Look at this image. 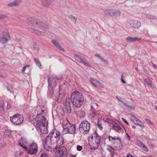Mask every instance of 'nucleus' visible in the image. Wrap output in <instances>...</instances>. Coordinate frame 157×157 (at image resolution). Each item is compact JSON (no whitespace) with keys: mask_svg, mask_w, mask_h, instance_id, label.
<instances>
[{"mask_svg":"<svg viewBox=\"0 0 157 157\" xmlns=\"http://www.w3.org/2000/svg\"><path fill=\"white\" fill-rule=\"evenodd\" d=\"M19 144L20 146L25 149H27L28 142L24 138L22 137L19 141Z\"/></svg>","mask_w":157,"mask_h":157,"instance_id":"nucleus-17","label":"nucleus"},{"mask_svg":"<svg viewBox=\"0 0 157 157\" xmlns=\"http://www.w3.org/2000/svg\"><path fill=\"white\" fill-rule=\"evenodd\" d=\"M130 24L134 28L137 29H138L141 25L140 22L136 20H132Z\"/></svg>","mask_w":157,"mask_h":157,"instance_id":"nucleus-20","label":"nucleus"},{"mask_svg":"<svg viewBox=\"0 0 157 157\" xmlns=\"http://www.w3.org/2000/svg\"><path fill=\"white\" fill-rule=\"evenodd\" d=\"M67 148L64 146L60 147L55 153V157H67Z\"/></svg>","mask_w":157,"mask_h":157,"instance_id":"nucleus-8","label":"nucleus"},{"mask_svg":"<svg viewBox=\"0 0 157 157\" xmlns=\"http://www.w3.org/2000/svg\"><path fill=\"white\" fill-rule=\"evenodd\" d=\"M112 127L113 129L118 132L119 133H122L123 132V129L117 123H115V124L113 125Z\"/></svg>","mask_w":157,"mask_h":157,"instance_id":"nucleus-18","label":"nucleus"},{"mask_svg":"<svg viewBox=\"0 0 157 157\" xmlns=\"http://www.w3.org/2000/svg\"><path fill=\"white\" fill-rule=\"evenodd\" d=\"M121 13L120 11L114 9L112 16H114L116 17H119L121 16Z\"/></svg>","mask_w":157,"mask_h":157,"instance_id":"nucleus-32","label":"nucleus"},{"mask_svg":"<svg viewBox=\"0 0 157 157\" xmlns=\"http://www.w3.org/2000/svg\"><path fill=\"white\" fill-rule=\"evenodd\" d=\"M122 120H123V121L127 124H128V122L125 120L124 119V118H122Z\"/></svg>","mask_w":157,"mask_h":157,"instance_id":"nucleus-56","label":"nucleus"},{"mask_svg":"<svg viewBox=\"0 0 157 157\" xmlns=\"http://www.w3.org/2000/svg\"><path fill=\"white\" fill-rule=\"evenodd\" d=\"M121 102H122V103L124 105L127 106L128 107V108L129 109H135V107L134 105H133L132 106H130V105H127L125 103H124L122 101Z\"/></svg>","mask_w":157,"mask_h":157,"instance_id":"nucleus-47","label":"nucleus"},{"mask_svg":"<svg viewBox=\"0 0 157 157\" xmlns=\"http://www.w3.org/2000/svg\"><path fill=\"white\" fill-rule=\"evenodd\" d=\"M71 100L69 98H66L65 102L64 104L65 108L68 113H71Z\"/></svg>","mask_w":157,"mask_h":157,"instance_id":"nucleus-15","label":"nucleus"},{"mask_svg":"<svg viewBox=\"0 0 157 157\" xmlns=\"http://www.w3.org/2000/svg\"><path fill=\"white\" fill-rule=\"evenodd\" d=\"M100 136L96 133L90 137L89 140V144L91 149L96 150L98 148L100 144Z\"/></svg>","mask_w":157,"mask_h":157,"instance_id":"nucleus-6","label":"nucleus"},{"mask_svg":"<svg viewBox=\"0 0 157 157\" xmlns=\"http://www.w3.org/2000/svg\"><path fill=\"white\" fill-rule=\"evenodd\" d=\"M64 134L69 133L71 134H75L76 133V127L75 124H71L67 128L63 131Z\"/></svg>","mask_w":157,"mask_h":157,"instance_id":"nucleus-10","label":"nucleus"},{"mask_svg":"<svg viewBox=\"0 0 157 157\" xmlns=\"http://www.w3.org/2000/svg\"><path fill=\"white\" fill-rule=\"evenodd\" d=\"M106 121L109 123L113 125L114 124H115V123L114 121H113V120H111L110 118H107L106 119Z\"/></svg>","mask_w":157,"mask_h":157,"instance_id":"nucleus-46","label":"nucleus"},{"mask_svg":"<svg viewBox=\"0 0 157 157\" xmlns=\"http://www.w3.org/2000/svg\"><path fill=\"white\" fill-rule=\"evenodd\" d=\"M146 120L147 121L148 123H151L150 121V120L149 119H146Z\"/></svg>","mask_w":157,"mask_h":157,"instance_id":"nucleus-60","label":"nucleus"},{"mask_svg":"<svg viewBox=\"0 0 157 157\" xmlns=\"http://www.w3.org/2000/svg\"><path fill=\"white\" fill-rule=\"evenodd\" d=\"M109 140L110 141L113 140H115V141H117L119 140L121 138L116 136L112 137L111 136H109Z\"/></svg>","mask_w":157,"mask_h":157,"instance_id":"nucleus-35","label":"nucleus"},{"mask_svg":"<svg viewBox=\"0 0 157 157\" xmlns=\"http://www.w3.org/2000/svg\"><path fill=\"white\" fill-rule=\"evenodd\" d=\"M53 0H43L42 4L43 5L48 6L51 4Z\"/></svg>","mask_w":157,"mask_h":157,"instance_id":"nucleus-34","label":"nucleus"},{"mask_svg":"<svg viewBox=\"0 0 157 157\" xmlns=\"http://www.w3.org/2000/svg\"><path fill=\"white\" fill-rule=\"evenodd\" d=\"M31 121L36 126L38 130L45 134L48 132L47 130L48 121L46 118H32Z\"/></svg>","mask_w":157,"mask_h":157,"instance_id":"nucleus-2","label":"nucleus"},{"mask_svg":"<svg viewBox=\"0 0 157 157\" xmlns=\"http://www.w3.org/2000/svg\"><path fill=\"white\" fill-rule=\"evenodd\" d=\"M11 131L8 130H5L4 132V134L5 136H6L7 137H9L11 133Z\"/></svg>","mask_w":157,"mask_h":157,"instance_id":"nucleus-45","label":"nucleus"},{"mask_svg":"<svg viewBox=\"0 0 157 157\" xmlns=\"http://www.w3.org/2000/svg\"><path fill=\"white\" fill-rule=\"evenodd\" d=\"M107 149L109 151L111 154V157H113L115 153L114 149L112 147H110L107 148Z\"/></svg>","mask_w":157,"mask_h":157,"instance_id":"nucleus-36","label":"nucleus"},{"mask_svg":"<svg viewBox=\"0 0 157 157\" xmlns=\"http://www.w3.org/2000/svg\"><path fill=\"white\" fill-rule=\"evenodd\" d=\"M100 115L97 114L95 112V109L92 106H91V108L89 113L88 114V117L89 118H94V117H98L100 118L101 117Z\"/></svg>","mask_w":157,"mask_h":157,"instance_id":"nucleus-16","label":"nucleus"},{"mask_svg":"<svg viewBox=\"0 0 157 157\" xmlns=\"http://www.w3.org/2000/svg\"><path fill=\"white\" fill-rule=\"evenodd\" d=\"M153 67L154 68H156V65L155 64H153Z\"/></svg>","mask_w":157,"mask_h":157,"instance_id":"nucleus-62","label":"nucleus"},{"mask_svg":"<svg viewBox=\"0 0 157 157\" xmlns=\"http://www.w3.org/2000/svg\"><path fill=\"white\" fill-rule=\"evenodd\" d=\"M74 59L77 61L83 63L86 66H89V63L85 59H82L78 55H75L74 56Z\"/></svg>","mask_w":157,"mask_h":157,"instance_id":"nucleus-14","label":"nucleus"},{"mask_svg":"<svg viewBox=\"0 0 157 157\" xmlns=\"http://www.w3.org/2000/svg\"><path fill=\"white\" fill-rule=\"evenodd\" d=\"M71 124L67 119V118H65L64 120L62 122L63 130L66 129Z\"/></svg>","mask_w":157,"mask_h":157,"instance_id":"nucleus-25","label":"nucleus"},{"mask_svg":"<svg viewBox=\"0 0 157 157\" xmlns=\"http://www.w3.org/2000/svg\"><path fill=\"white\" fill-rule=\"evenodd\" d=\"M128 117H131L132 118L133 117H135V118H136L134 115H132V114H131L130 113L128 114Z\"/></svg>","mask_w":157,"mask_h":157,"instance_id":"nucleus-54","label":"nucleus"},{"mask_svg":"<svg viewBox=\"0 0 157 157\" xmlns=\"http://www.w3.org/2000/svg\"><path fill=\"white\" fill-rule=\"evenodd\" d=\"M36 44L35 43L33 44V49H35V48H36Z\"/></svg>","mask_w":157,"mask_h":157,"instance_id":"nucleus-58","label":"nucleus"},{"mask_svg":"<svg viewBox=\"0 0 157 157\" xmlns=\"http://www.w3.org/2000/svg\"><path fill=\"white\" fill-rule=\"evenodd\" d=\"M11 121L17 125L21 124L24 121V118H10Z\"/></svg>","mask_w":157,"mask_h":157,"instance_id":"nucleus-21","label":"nucleus"},{"mask_svg":"<svg viewBox=\"0 0 157 157\" xmlns=\"http://www.w3.org/2000/svg\"><path fill=\"white\" fill-rule=\"evenodd\" d=\"M4 103L3 102L0 101V111L1 112L4 111Z\"/></svg>","mask_w":157,"mask_h":157,"instance_id":"nucleus-43","label":"nucleus"},{"mask_svg":"<svg viewBox=\"0 0 157 157\" xmlns=\"http://www.w3.org/2000/svg\"><path fill=\"white\" fill-rule=\"evenodd\" d=\"M123 75H122V77H121V81H122V82L123 83H126V82L125 81H124V79L122 78V77H123Z\"/></svg>","mask_w":157,"mask_h":157,"instance_id":"nucleus-57","label":"nucleus"},{"mask_svg":"<svg viewBox=\"0 0 157 157\" xmlns=\"http://www.w3.org/2000/svg\"><path fill=\"white\" fill-rule=\"evenodd\" d=\"M21 0H15L12 2L8 4V6H18L21 2Z\"/></svg>","mask_w":157,"mask_h":157,"instance_id":"nucleus-28","label":"nucleus"},{"mask_svg":"<svg viewBox=\"0 0 157 157\" xmlns=\"http://www.w3.org/2000/svg\"><path fill=\"white\" fill-rule=\"evenodd\" d=\"M114 147L116 150H119L122 148V144L121 139L117 141L114 142Z\"/></svg>","mask_w":157,"mask_h":157,"instance_id":"nucleus-19","label":"nucleus"},{"mask_svg":"<svg viewBox=\"0 0 157 157\" xmlns=\"http://www.w3.org/2000/svg\"><path fill=\"white\" fill-rule=\"evenodd\" d=\"M37 145L35 143H33L29 145V147H27V153L31 155L35 154L36 153L38 150Z\"/></svg>","mask_w":157,"mask_h":157,"instance_id":"nucleus-9","label":"nucleus"},{"mask_svg":"<svg viewBox=\"0 0 157 157\" xmlns=\"http://www.w3.org/2000/svg\"><path fill=\"white\" fill-rule=\"evenodd\" d=\"M138 145L144 151L146 152H148V149L144 144L141 142H139L137 143Z\"/></svg>","mask_w":157,"mask_h":157,"instance_id":"nucleus-29","label":"nucleus"},{"mask_svg":"<svg viewBox=\"0 0 157 157\" xmlns=\"http://www.w3.org/2000/svg\"><path fill=\"white\" fill-rule=\"evenodd\" d=\"M30 66L29 65H26L23 68L22 71L24 72L26 68H29Z\"/></svg>","mask_w":157,"mask_h":157,"instance_id":"nucleus-49","label":"nucleus"},{"mask_svg":"<svg viewBox=\"0 0 157 157\" xmlns=\"http://www.w3.org/2000/svg\"><path fill=\"white\" fill-rule=\"evenodd\" d=\"M150 88H152V82L151 80L148 78H145L144 80Z\"/></svg>","mask_w":157,"mask_h":157,"instance_id":"nucleus-33","label":"nucleus"},{"mask_svg":"<svg viewBox=\"0 0 157 157\" xmlns=\"http://www.w3.org/2000/svg\"><path fill=\"white\" fill-rule=\"evenodd\" d=\"M10 39V38L6 37L3 36L2 37L0 38V41L3 44H6Z\"/></svg>","mask_w":157,"mask_h":157,"instance_id":"nucleus-31","label":"nucleus"},{"mask_svg":"<svg viewBox=\"0 0 157 157\" xmlns=\"http://www.w3.org/2000/svg\"><path fill=\"white\" fill-rule=\"evenodd\" d=\"M65 94L62 92L60 90L54 94V97H53V99L58 102H61L64 99Z\"/></svg>","mask_w":157,"mask_h":157,"instance_id":"nucleus-11","label":"nucleus"},{"mask_svg":"<svg viewBox=\"0 0 157 157\" xmlns=\"http://www.w3.org/2000/svg\"><path fill=\"white\" fill-rule=\"evenodd\" d=\"M34 61L35 62L36 65L38 66V67L40 69H41V65L40 64V63L39 61L38 60V59H37L36 58H34Z\"/></svg>","mask_w":157,"mask_h":157,"instance_id":"nucleus-39","label":"nucleus"},{"mask_svg":"<svg viewBox=\"0 0 157 157\" xmlns=\"http://www.w3.org/2000/svg\"><path fill=\"white\" fill-rule=\"evenodd\" d=\"M127 134V136H128V138H130V136Z\"/></svg>","mask_w":157,"mask_h":157,"instance_id":"nucleus-64","label":"nucleus"},{"mask_svg":"<svg viewBox=\"0 0 157 157\" xmlns=\"http://www.w3.org/2000/svg\"><path fill=\"white\" fill-rule=\"evenodd\" d=\"M52 41L54 45L58 48L60 50L64 52V49L62 47L59 45V42L55 40H52Z\"/></svg>","mask_w":157,"mask_h":157,"instance_id":"nucleus-26","label":"nucleus"},{"mask_svg":"<svg viewBox=\"0 0 157 157\" xmlns=\"http://www.w3.org/2000/svg\"><path fill=\"white\" fill-rule=\"evenodd\" d=\"M23 117V116L22 115L19 113H17L13 115V117L11 116L10 118H22Z\"/></svg>","mask_w":157,"mask_h":157,"instance_id":"nucleus-40","label":"nucleus"},{"mask_svg":"<svg viewBox=\"0 0 157 157\" xmlns=\"http://www.w3.org/2000/svg\"><path fill=\"white\" fill-rule=\"evenodd\" d=\"M68 17L69 18L72 19H73L75 21V23L77 21V18L76 17H75L71 15H69L68 16Z\"/></svg>","mask_w":157,"mask_h":157,"instance_id":"nucleus-48","label":"nucleus"},{"mask_svg":"<svg viewBox=\"0 0 157 157\" xmlns=\"http://www.w3.org/2000/svg\"><path fill=\"white\" fill-rule=\"evenodd\" d=\"M95 56L97 57L99 59H100L101 58V57L100 55H98L97 54H95Z\"/></svg>","mask_w":157,"mask_h":157,"instance_id":"nucleus-55","label":"nucleus"},{"mask_svg":"<svg viewBox=\"0 0 157 157\" xmlns=\"http://www.w3.org/2000/svg\"><path fill=\"white\" fill-rule=\"evenodd\" d=\"M114 10L113 9H106L104 11V15L105 16H112Z\"/></svg>","mask_w":157,"mask_h":157,"instance_id":"nucleus-23","label":"nucleus"},{"mask_svg":"<svg viewBox=\"0 0 157 157\" xmlns=\"http://www.w3.org/2000/svg\"><path fill=\"white\" fill-rule=\"evenodd\" d=\"M70 157H76V155H70Z\"/></svg>","mask_w":157,"mask_h":157,"instance_id":"nucleus-61","label":"nucleus"},{"mask_svg":"<svg viewBox=\"0 0 157 157\" xmlns=\"http://www.w3.org/2000/svg\"><path fill=\"white\" fill-rule=\"evenodd\" d=\"M61 78H58L56 77H52L51 78H48V88L50 89L55 87L56 85V79H61Z\"/></svg>","mask_w":157,"mask_h":157,"instance_id":"nucleus-12","label":"nucleus"},{"mask_svg":"<svg viewBox=\"0 0 157 157\" xmlns=\"http://www.w3.org/2000/svg\"><path fill=\"white\" fill-rule=\"evenodd\" d=\"M34 112L36 115H29L30 118L33 117H35L34 118H46L48 117L47 110L45 105L37 106Z\"/></svg>","mask_w":157,"mask_h":157,"instance_id":"nucleus-5","label":"nucleus"},{"mask_svg":"<svg viewBox=\"0 0 157 157\" xmlns=\"http://www.w3.org/2000/svg\"><path fill=\"white\" fill-rule=\"evenodd\" d=\"M53 88H50V89H49L48 91V94L51 97H52L53 98V97H54V96H53Z\"/></svg>","mask_w":157,"mask_h":157,"instance_id":"nucleus-37","label":"nucleus"},{"mask_svg":"<svg viewBox=\"0 0 157 157\" xmlns=\"http://www.w3.org/2000/svg\"><path fill=\"white\" fill-rule=\"evenodd\" d=\"M82 147L81 146L78 145L77 146V149L78 151H80L82 149Z\"/></svg>","mask_w":157,"mask_h":157,"instance_id":"nucleus-51","label":"nucleus"},{"mask_svg":"<svg viewBox=\"0 0 157 157\" xmlns=\"http://www.w3.org/2000/svg\"><path fill=\"white\" fill-rule=\"evenodd\" d=\"M8 17V14H0V20H2L7 18Z\"/></svg>","mask_w":157,"mask_h":157,"instance_id":"nucleus-42","label":"nucleus"},{"mask_svg":"<svg viewBox=\"0 0 157 157\" xmlns=\"http://www.w3.org/2000/svg\"><path fill=\"white\" fill-rule=\"evenodd\" d=\"M40 157H48V156L46 153H42L41 154Z\"/></svg>","mask_w":157,"mask_h":157,"instance_id":"nucleus-50","label":"nucleus"},{"mask_svg":"<svg viewBox=\"0 0 157 157\" xmlns=\"http://www.w3.org/2000/svg\"><path fill=\"white\" fill-rule=\"evenodd\" d=\"M100 59H101V60H102L103 61V62H106V61L105 60H104L102 57H101V58H100Z\"/></svg>","mask_w":157,"mask_h":157,"instance_id":"nucleus-59","label":"nucleus"},{"mask_svg":"<svg viewBox=\"0 0 157 157\" xmlns=\"http://www.w3.org/2000/svg\"><path fill=\"white\" fill-rule=\"evenodd\" d=\"M147 16L151 19H155V17L154 16L148 15H147Z\"/></svg>","mask_w":157,"mask_h":157,"instance_id":"nucleus-52","label":"nucleus"},{"mask_svg":"<svg viewBox=\"0 0 157 157\" xmlns=\"http://www.w3.org/2000/svg\"><path fill=\"white\" fill-rule=\"evenodd\" d=\"M64 142L60 132L56 130L52 132L45 139L44 145L45 149L52 152L62 145Z\"/></svg>","mask_w":157,"mask_h":157,"instance_id":"nucleus-1","label":"nucleus"},{"mask_svg":"<svg viewBox=\"0 0 157 157\" xmlns=\"http://www.w3.org/2000/svg\"><path fill=\"white\" fill-rule=\"evenodd\" d=\"M3 36L6 37L10 38L8 31L7 29H5L4 30L3 33Z\"/></svg>","mask_w":157,"mask_h":157,"instance_id":"nucleus-38","label":"nucleus"},{"mask_svg":"<svg viewBox=\"0 0 157 157\" xmlns=\"http://www.w3.org/2000/svg\"><path fill=\"white\" fill-rule=\"evenodd\" d=\"M118 96H116V98H117V99L118 100H119V101H121V102L122 101H120V99H119V98H118Z\"/></svg>","mask_w":157,"mask_h":157,"instance_id":"nucleus-63","label":"nucleus"},{"mask_svg":"<svg viewBox=\"0 0 157 157\" xmlns=\"http://www.w3.org/2000/svg\"><path fill=\"white\" fill-rule=\"evenodd\" d=\"M90 81L92 85L95 87L100 89L102 88L103 87L102 85L99 82L93 78H91L90 79Z\"/></svg>","mask_w":157,"mask_h":157,"instance_id":"nucleus-13","label":"nucleus"},{"mask_svg":"<svg viewBox=\"0 0 157 157\" xmlns=\"http://www.w3.org/2000/svg\"><path fill=\"white\" fill-rule=\"evenodd\" d=\"M71 98L72 104L76 107H81L83 102V96L82 93L78 91L73 92Z\"/></svg>","mask_w":157,"mask_h":157,"instance_id":"nucleus-3","label":"nucleus"},{"mask_svg":"<svg viewBox=\"0 0 157 157\" xmlns=\"http://www.w3.org/2000/svg\"><path fill=\"white\" fill-rule=\"evenodd\" d=\"M35 32L36 34L39 36H44L45 35L44 32H40L39 31L36 30L35 31Z\"/></svg>","mask_w":157,"mask_h":157,"instance_id":"nucleus-41","label":"nucleus"},{"mask_svg":"<svg viewBox=\"0 0 157 157\" xmlns=\"http://www.w3.org/2000/svg\"><path fill=\"white\" fill-rule=\"evenodd\" d=\"M97 125L100 128V129H102L103 128L102 126L101 121L99 119L98 120Z\"/></svg>","mask_w":157,"mask_h":157,"instance_id":"nucleus-44","label":"nucleus"},{"mask_svg":"<svg viewBox=\"0 0 157 157\" xmlns=\"http://www.w3.org/2000/svg\"><path fill=\"white\" fill-rule=\"evenodd\" d=\"M90 128V123L87 121H83L80 124L79 129L81 133L86 134L89 132Z\"/></svg>","mask_w":157,"mask_h":157,"instance_id":"nucleus-7","label":"nucleus"},{"mask_svg":"<svg viewBox=\"0 0 157 157\" xmlns=\"http://www.w3.org/2000/svg\"><path fill=\"white\" fill-rule=\"evenodd\" d=\"M131 121L136 124L139 125L141 127H143V124L138 118H132Z\"/></svg>","mask_w":157,"mask_h":157,"instance_id":"nucleus-24","label":"nucleus"},{"mask_svg":"<svg viewBox=\"0 0 157 157\" xmlns=\"http://www.w3.org/2000/svg\"><path fill=\"white\" fill-rule=\"evenodd\" d=\"M123 157H134V156H132V155L129 153H128L127 154V155L125 156H124Z\"/></svg>","mask_w":157,"mask_h":157,"instance_id":"nucleus-53","label":"nucleus"},{"mask_svg":"<svg viewBox=\"0 0 157 157\" xmlns=\"http://www.w3.org/2000/svg\"><path fill=\"white\" fill-rule=\"evenodd\" d=\"M141 40V38H138L136 37L129 36L126 38V41L129 42H132L138 41Z\"/></svg>","mask_w":157,"mask_h":157,"instance_id":"nucleus-22","label":"nucleus"},{"mask_svg":"<svg viewBox=\"0 0 157 157\" xmlns=\"http://www.w3.org/2000/svg\"><path fill=\"white\" fill-rule=\"evenodd\" d=\"M76 114L77 117L79 118H84L85 117L86 113L83 110H79L76 113Z\"/></svg>","mask_w":157,"mask_h":157,"instance_id":"nucleus-27","label":"nucleus"},{"mask_svg":"<svg viewBox=\"0 0 157 157\" xmlns=\"http://www.w3.org/2000/svg\"><path fill=\"white\" fill-rule=\"evenodd\" d=\"M57 113L59 117H63L64 116L65 114L63 108H59L57 110Z\"/></svg>","mask_w":157,"mask_h":157,"instance_id":"nucleus-30","label":"nucleus"},{"mask_svg":"<svg viewBox=\"0 0 157 157\" xmlns=\"http://www.w3.org/2000/svg\"><path fill=\"white\" fill-rule=\"evenodd\" d=\"M26 22L29 25H33L36 28H40L44 30L48 27L44 21L37 19L34 17L29 18L27 20Z\"/></svg>","mask_w":157,"mask_h":157,"instance_id":"nucleus-4","label":"nucleus"}]
</instances>
